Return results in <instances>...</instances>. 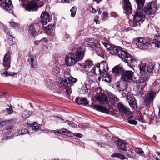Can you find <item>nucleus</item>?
Returning <instances> with one entry per match:
<instances>
[{"label": "nucleus", "mask_w": 160, "mask_h": 160, "mask_svg": "<svg viewBox=\"0 0 160 160\" xmlns=\"http://www.w3.org/2000/svg\"><path fill=\"white\" fill-rule=\"evenodd\" d=\"M135 1L137 3L138 8L134 15L132 26L133 27H136L138 26L140 27L144 21L143 19L145 18V14L142 9L145 0H135Z\"/></svg>", "instance_id": "obj_1"}, {"label": "nucleus", "mask_w": 160, "mask_h": 160, "mask_svg": "<svg viewBox=\"0 0 160 160\" xmlns=\"http://www.w3.org/2000/svg\"><path fill=\"white\" fill-rule=\"evenodd\" d=\"M108 71V67L107 64L103 62L101 63L99 66H94L90 71L97 75L103 74L102 75L104 78L102 80L106 82L109 83L111 82L112 78L109 74L105 73Z\"/></svg>", "instance_id": "obj_2"}, {"label": "nucleus", "mask_w": 160, "mask_h": 160, "mask_svg": "<svg viewBox=\"0 0 160 160\" xmlns=\"http://www.w3.org/2000/svg\"><path fill=\"white\" fill-rule=\"evenodd\" d=\"M146 65L143 63H142L139 65L140 71V75L138 78L136 80L137 83H141L145 82L149 78L150 75L149 73L152 72V67L151 64L147 66V69L145 70V68Z\"/></svg>", "instance_id": "obj_3"}, {"label": "nucleus", "mask_w": 160, "mask_h": 160, "mask_svg": "<svg viewBox=\"0 0 160 160\" xmlns=\"http://www.w3.org/2000/svg\"><path fill=\"white\" fill-rule=\"evenodd\" d=\"M70 69L68 68L65 69L64 71V79H63L59 85L60 87L62 86L71 87L77 81L76 78L72 77L70 74Z\"/></svg>", "instance_id": "obj_4"}, {"label": "nucleus", "mask_w": 160, "mask_h": 160, "mask_svg": "<svg viewBox=\"0 0 160 160\" xmlns=\"http://www.w3.org/2000/svg\"><path fill=\"white\" fill-rule=\"evenodd\" d=\"M142 9L145 14L147 15L153 14L157 10V5L155 1H152L146 4L143 9Z\"/></svg>", "instance_id": "obj_5"}, {"label": "nucleus", "mask_w": 160, "mask_h": 160, "mask_svg": "<svg viewBox=\"0 0 160 160\" xmlns=\"http://www.w3.org/2000/svg\"><path fill=\"white\" fill-rule=\"evenodd\" d=\"M136 45L138 48L141 49H146L148 48V46L150 44L149 38L147 37L140 38H137Z\"/></svg>", "instance_id": "obj_6"}, {"label": "nucleus", "mask_w": 160, "mask_h": 160, "mask_svg": "<svg viewBox=\"0 0 160 160\" xmlns=\"http://www.w3.org/2000/svg\"><path fill=\"white\" fill-rule=\"evenodd\" d=\"M118 107L122 115L125 116L128 118H131L132 117V114L129 109L124 106L122 103L119 102L118 103Z\"/></svg>", "instance_id": "obj_7"}, {"label": "nucleus", "mask_w": 160, "mask_h": 160, "mask_svg": "<svg viewBox=\"0 0 160 160\" xmlns=\"http://www.w3.org/2000/svg\"><path fill=\"white\" fill-rule=\"evenodd\" d=\"M156 93L153 91H150L147 92L145 95L144 103L146 107H148L152 103L155 97Z\"/></svg>", "instance_id": "obj_8"}, {"label": "nucleus", "mask_w": 160, "mask_h": 160, "mask_svg": "<svg viewBox=\"0 0 160 160\" xmlns=\"http://www.w3.org/2000/svg\"><path fill=\"white\" fill-rule=\"evenodd\" d=\"M122 54L120 58L126 63L131 64L135 61V59L126 52L124 51Z\"/></svg>", "instance_id": "obj_9"}, {"label": "nucleus", "mask_w": 160, "mask_h": 160, "mask_svg": "<svg viewBox=\"0 0 160 160\" xmlns=\"http://www.w3.org/2000/svg\"><path fill=\"white\" fill-rule=\"evenodd\" d=\"M77 62L74 54L69 53L66 56L65 62L68 66L73 65Z\"/></svg>", "instance_id": "obj_10"}, {"label": "nucleus", "mask_w": 160, "mask_h": 160, "mask_svg": "<svg viewBox=\"0 0 160 160\" xmlns=\"http://www.w3.org/2000/svg\"><path fill=\"white\" fill-rule=\"evenodd\" d=\"M0 6L6 11H10L12 8L11 0H0Z\"/></svg>", "instance_id": "obj_11"}, {"label": "nucleus", "mask_w": 160, "mask_h": 160, "mask_svg": "<svg viewBox=\"0 0 160 160\" xmlns=\"http://www.w3.org/2000/svg\"><path fill=\"white\" fill-rule=\"evenodd\" d=\"M112 139L114 142L118 145V149L123 151L125 150L126 148V143L125 142L116 137H113Z\"/></svg>", "instance_id": "obj_12"}, {"label": "nucleus", "mask_w": 160, "mask_h": 160, "mask_svg": "<svg viewBox=\"0 0 160 160\" xmlns=\"http://www.w3.org/2000/svg\"><path fill=\"white\" fill-rule=\"evenodd\" d=\"M123 51L122 50L120 47L113 45L111 48L110 53L112 55H117L120 58Z\"/></svg>", "instance_id": "obj_13"}, {"label": "nucleus", "mask_w": 160, "mask_h": 160, "mask_svg": "<svg viewBox=\"0 0 160 160\" xmlns=\"http://www.w3.org/2000/svg\"><path fill=\"white\" fill-rule=\"evenodd\" d=\"M11 57L10 53H6L3 59V65L6 68H8L10 67Z\"/></svg>", "instance_id": "obj_14"}, {"label": "nucleus", "mask_w": 160, "mask_h": 160, "mask_svg": "<svg viewBox=\"0 0 160 160\" xmlns=\"http://www.w3.org/2000/svg\"><path fill=\"white\" fill-rule=\"evenodd\" d=\"M134 72L130 70H126L123 71L122 74V77L124 80H131L133 75Z\"/></svg>", "instance_id": "obj_15"}, {"label": "nucleus", "mask_w": 160, "mask_h": 160, "mask_svg": "<svg viewBox=\"0 0 160 160\" xmlns=\"http://www.w3.org/2000/svg\"><path fill=\"white\" fill-rule=\"evenodd\" d=\"M75 57L78 62L83 59L84 56V52L82 48H79L77 49V50L75 51Z\"/></svg>", "instance_id": "obj_16"}, {"label": "nucleus", "mask_w": 160, "mask_h": 160, "mask_svg": "<svg viewBox=\"0 0 160 160\" xmlns=\"http://www.w3.org/2000/svg\"><path fill=\"white\" fill-rule=\"evenodd\" d=\"M95 97L101 104H105L108 103L107 97L102 94H97Z\"/></svg>", "instance_id": "obj_17"}, {"label": "nucleus", "mask_w": 160, "mask_h": 160, "mask_svg": "<svg viewBox=\"0 0 160 160\" xmlns=\"http://www.w3.org/2000/svg\"><path fill=\"white\" fill-rule=\"evenodd\" d=\"M41 21L43 25L46 24L50 21V17L49 14L46 12L42 13L40 16Z\"/></svg>", "instance_id": "obj_18"}, {"label": "nucleus", "mask_w": 160, "mask_h": 160, "mask_svg": "<svg viewBox=\"0 0 160 160\" xmlns=\"http://www.w3.org/2000/svg\"><path fill=\"white\" fill-rule=\"evenodd\" d=\"M54 134L60 133L69 137H72L73 133L66 129H61L54 131Z\"/></svg>", "instance_id": "obj_19"}, {"label": "nucleus", "mask_w": 160, "mask_h": 160, "mask_svg": "<svg viewBox=\"0 0 160 160\" xmlns=\"http://www.w3.org/2000/svg\"><path fill=\"white\" fill-rule=\"evenodd\" d=\"M124 5L123 7L124 10L127 12V14H130L132 13V8L129 0H123Z\"/></svg>", "instance_id": "obj_20"}, {"label": "nucleus", "mask_w": 160, "mask_h": 160, "mask_svg": "<svg viewBox=\"0 0 160 160\" xmlns=\"http://www.w3.org/2000/svg\"><path fill=\"white\" fill-rule=\"evenodd\" d=\"M37 2L33 1L29 2L25 7L26 10L30 11L31 10L34 11L38 6Z\"/></svg>", "instance_id": "obj_21"}, {"label": "nucleus", "mask_w": 160, "mask_h": 160, "mask_svg": "<svg viewBox=\"0 0 160 160\" xmlns=\"http://www.w3.org/2000/svg\"><path fill=\"white\" fill-rule=\"evenodd\" d=\"M43 29L48 35L53 36L54 34L55 25H49L47 27H43Z\"/></svg>", "instance_id": "obj_22"}, {"label": "nucleus", "mask_w": 160, "mask_h": 160, "mask_svg": "<svg viewBox=\"0 0 160 160\" xmlns=\"http://www.w3.org/2000/svg\"><path fill=\"white\" fill-rule=\"evenodd\" d=\"M28 61L31 64V67L36 68L38 66V63L35 55H29V56Z\"/></svg>", "instance_id": "obj_23"}, {"label": "nucleus", "mask_w": 160, "mask_h": 160, "mask_svg": "<svg viewBox=\"0 0 160 160\" xmlns=\"http://www.w3.org/2000/svg\"><path fill=\"white\" fill-rule=\"evenodd\" d=\"M123 70L120 65L115 66L112 69V73L117 75L122 74L123 72Z\"/></svg>", "instance_id": "obj_24"}, {"label": "nucleus", "mask_w": 160, "mask_h": 160, "mask_svg": "<svg viewBox=\"0 0 160 160\" xmlns=\"http://www.w3.org/2000/svg\"><path fill=\"white\" fill-rule=\"evenodd\" d=\"M78 64L82 68H86V70L87 71L88 70V69L91 68V67L93 65L92 61L89 60H86L85 62H83L82 64L78 63Z\"/></svg>", "instance_id": "obj_25"}, {"label": "nucleus", "mask_w": 160, "mask_h": 160, "mask_svg": "<svg viewBox=\"0 0 160 160\" xmlns=\"http://www.w3.org/2000/svg\"><path fill=\"white\" fill-rule=\"evenodd\" d=\"M117 88L119 92L126 90L127 85L126 82H122L121 83L120 82H118L117 83Z\"/></svg>", "instance_id": "obj_26"}, {"label": "nucleus", "mask_w": 160, "mask_h": 160, "mask_svg": "<svg viewBox=\"0 0 160 160\" xmlns=\"http://www.w3.org/2000/svg\"><path fill=\"white\" fill-rule=\"evenodd\" d=\"M128 100L129 105L133 109L136 108H137V103L136 99L134 98L130 97H128Z\"/></svg>", "instance_id": "obj_27"}, {"label": "nucleus", "mask_w": 160, "mask_h": 160, "mask_svg": "<svg viewBox=\"0 0 160 160\" xmlns=\"http://www.w3.org/2000/svg\"><path fill=\"white\" fill-rule=\"evenodd\" d=\"M93 108L94 109H95L99 112L106 113H108L109 112L107 109L101 106L95 105L93 106Z\"/></svg>", "instance_id": "obj_28"}, {"label": "nucleus", "mask_w": 160, "mask_h": 160, "mask_svg": "<svg viewBox=\"0 0 160 160\" xmlns=\"http://www.w3.org/2000/svg\"><path fill=\"white\" fill-rule=\"evenodd\" d=\"M93 51H94L98 56H102L103 53V51L102 48L100 47H98L96 45L92 48Z\"/></svg>", "instance_id": "obj_29"}, {"label": "nucleus", "mask_w": 160, "mask_h": 160, "mask_svg": "<svg viewBox=\"0 0 160 160\" xmlns=\"http://www.w3.org/2000/svg\"><path fill=\"white\" fill-rule=\"evenodd\" d=\"M28 32L32 36L35 37L38 35L32 24H31L29 27Z\"/></svg>", "instance_id": "obj_30"}, {"label": "nucleus", "mask_w": 160, "mask_h": 160, "mask_svg": "<svg viewBox=\"0 0 160 160\" xmlns=\"http://www.w3.org/2000/svg\"><path fill=\"white\" fill-rule=\"evenodd\" d=\"M75 102L78 104L86 105L88 103L87 100L84 98H76Z\"/></svg>", "instance_id": "obj_31"}, {"label": "nucleus", "mask_w": 160, "mask_h": 160, "mask_svg": "<svg viewBox=\"0 0 160 160\" xmlns=\"http://www.w3.org/2000/svg\"><path fill=\"white\" fill-rule=\"evenodd\" d=\"M93 39H87V41L85 42L84 44L85 45H87L88 47H91L92 48L95 46V43L93 42Z\"/></svg>", "instance_id": "obj_32"}, {"label": "nucleus", "mask_w": 160, "mask_h": 160, "mask_svg": "<svg viewBox=\"0 0 160 160\" xmlns=\"http://www.w3.org/2000/svg\"><path fill=\"white\" fill-rule=\"evenodd\" d=\"M108 97L110 100H112L113 102H118L119 101V99L116 97V95L113 94L111 92H109L108 93Z\"/></svg>", "instance_id": "obj_33"}, {"label": "nucleus", "mask_w": 160, "mask_h": 160, "mask_svg": "<svg viewBox=\"0 0 160 160\" xmlns=\"http://www.w3.org/2000/svg\"><path fill=\"white\" fill-rule=\"evenodd\" d=\"M111 156L112 157H116L121 159H127L124 155L119 153H114L112 154Z\"/></svg>", "instance_id": "obj_34"}, {"label": "nucleus", "mask_w": 160, "mask_h": 160, "mask_svg": "<svg viewBox=\"0 0 160 160\" xmlns=\"http://www.w3.org/2000/svg\"><path fill=\"white\" fill-rule=\"evenodd\" d=\"M52 73L53 74L58 73L60 72V68L55 64L54 65L53 68L52 69Z\"/></svg>", "instance_id": "obj_35"}, {"label": "nucleus", "mask_w": 160, "mask_h": 160, "mask_svg": "<svg viewBox=\"0 0 160 160\" xmlns=\"http://www.w3.org/2000/svg\"><path fill=\"white\" fill-rule=\"evenodd\" d=\"M76 7L73 6L70 10V12H71V17L73 18L75 17L76 12Z\"/></svg>", "instance_id": "obj_36"}, {"label": "nucleus", "mask_w": 160, "mask_h": 160, "mask_svg": "<svg viewBox=\"0 0 160 160\" xmlns=\"http://www.w3.org/2000/svg\"><path fill=\"white\" fill-rule=\"evenodd\" d=\"M39 126L38 124H37L36 122H34L33 123V125L32 127V129L33 130L38 131L40 129Z\"/></svg>", "instance_id": "obj_37"}, {"label": "nucleus", "mask_w": 160, "mask_h": 160, "mask_svg": "<svg viewBox=\"0 0 160 160\" xmlns=\"http://www.w3.org/2000/svg\"><path fill=\"white\" fill-rule=\"evenodd\" d=\"M135 152L138 154L140 155H144V152L140 148H137L135 149Z\"/></svg>", "instance_id": "obj_38"}, {"label": "nucleus", "mask_w": 160, "mask_h": 160, "mask_svg": "<svg viewBox=\"0 0 160 160\" xmlns=\"http://www.w3.org/2000/svg\"><path fill=\"white\" fill-rule=\"evenodd\" d=\"M62 87H64L63 88H64L66 89V92L68 96H70L71 93V88H70V87H68L67 86H62Z\"/></svg>", "instance_id": "obj_39"}, {"label": "nucleus", "mask_w": 160, "mask_h": 160, "mask_svg": "<svg viewBox=\"0 0 160 160\" xmlns=\"http://www.w3.org/2000/svg\"><path fill=\"white\" fill-rule=\"evenodd\" d=\"M65 122L67 123L70 126L73 128H75L77 127V125L72 122L69 120H66L64 122Z\"/></svg>", "instance_id": "obj_40"}, {"label": "nucleus", "mask_w": 160, "mask_h": 160, "mask_svg": "<svg viewBox=\"0 0 160 160\" xmlns=\"http://www.w3.org/2000/svg\"><path fill=\"white\" fill-rule=\"evenodd\" d=\"M89 89L88 88L86 85L83 86L81 88L82 92L85 94L88 93Z\"/></svg>", "instance_id": "obj_41"}, {"label": "nucleus", "mask_w": 160, "mask_h": 160, "mask_svg": "<svg viewBox=\"0 0 160 160\" xmlns=\"http://www.w3.org/2000/svg\"><path fill=\"white\" fill-rule=\"evenodd\" d=\"M108 13L106 12H103L102 15L101 16V19L104 21H105L108 18Z\"/></svg>", "instance_id": "obj_42"}, {"label": "nucleus", "mask_w": 160, "mask_h": 160, "mask_svg": "<svg viewBox=\"0 0 160 160\" xmlns=\"http://www.w3.org/2000/svg\"><path fill=\"white\" fill-rule=\"evenodd\" d=\"M13 38L12 35H10L9 37L8 42L10 45H12L14 44Z\"/></svg>", "instance_id": "obj_43"}, {"label": "nucleus", "mask_w": 160, "mask_h": 160, "mask_svg": "<svg viewBox=\"0 0 160 160\" xmlns=\"http://www.w3.org/2000/svg\"><path fill=\"white\" fill-rule=\"evenodd\" d=\"M30 112L28 111H25L22 114V116L23 118H27L30 116Z\"/></svg>", "instance_id": "obj_44"}, {"label": "nucleus", "mask_w": 160, "mask_h": 160, "mask_svg": "<svg viewBox=\"0 0 160 160\" xmlns=\"http://www.w3.org/2000/svg\"><path fill=\"white\" fill-rule=\"evenodd\" d=\"M153 43L155 44L156 47H160V41H158L156 39H154L153 40Z\"/></svg>", "instance_id": "obj_45"}, {"label": "nucleus", "mask_w": 160, "mask_h": 160, "mask_svg": "<svg viewBox=\"0 0 160 160\" xmlns=\"http://www.w3.org/2000/svg\"><path fill=\"white\" fill-rule=\"evenodd\" d=\"M3 71L2 70L1 71V74H2V75H4L5 76H8L10 75V76H13L14 75V73H12L8 72L7 71H4L3 73L2 72Z\"/></svg>", "instance_id": "obj_46"}, {"label": "nucleus", "mask_w": 160, "mask_h": 160, "mask_svg": "<svg viewBox=\"0 0 160 160\" xmlns=\"http://www.w3.org/2000/svg\"><path fill=\"white\" fill-rule=\"evenodd\" d=\"M11 26L15 28H18L19 25L18 24L15 22H10Z\"/></svg>", "instance_id": "obj_47"}, {"label": "nucleus", "mask_w": 160, "mask_h": 160, "mask_svg": "<svg viewBox=\"0 0 160 160\" xmlns=\"http://www.w3.org/2000/svg\"><path fill=\"white\" fill-rule=\"evenodd\" d=\"M103 44L105 45V46L106 48V49L108 50H109L110 52V51L112 45H111L110 44H107L105 43H104Z\"/></svg>", "instance_id": "obj_48"}, {"label": "nucleus", "mask_w": 160, "mask_h": 160, "mask_svg": "<svg viewBox=\"0 0 160 160\" xmlns=\"http://www.w3.org/2000/svg\"><path fill=\"white\" fill-rule=\"evenodd\" d=\"M128 122L131 124L134 125H136L137 124V122L134 120H129L128 121Z\"/></svg>", "instance_id": "obj_49"}, {"label": "nucleus", "mask_w": 160, "mask_h": 160, "mask_svg": "<svg viewBox=\"0 0 160 160\" xmlns=\"http://www.w3.org/2000/svg\"><path fill=\"white\" fill-rule=\"evenodd\" d=\"M95 91L96 92L97 94H102L101 93V89L100 87H97L95 89Z\"/></svg>", "instance_id": "obj_50"}, {"label": "nucleus", "mask_w": 160, "mask_h": 160, "mask_svg": "<svg viewBox=\"0 0 160 160\" xmlns=\"http://www.w3.org/2000/svg\"><path fill=\"white\" fill-rule=\"evenodd\" d=\"M7 109L8 113L9 114H11L13 112V110L12 108L11 107L8 106V107L7 108Z\"/></svg>", "instance_id": "obj_51"}, {"label": "nucleus", "mask_w": 160, "mask_h": 160, "mask_svg": "<svg viewBox=\"0 0 160 160\" xmlns=\"http://www.w3.org/2000/svg\"><path fill=\"white\" fill-rule=\"evenodd\" d=\"M28 130L27 129H23L22 130L21 132L20 135H24L25 134L28 132Z\"/></svg>", "instance_id": "obj_52"}, {"label": "nucleus", "mask_w": 160, "mask_h": 160, "mask_svg": "<svg viewBox=\"0 0 160 160\" xmlns=\"http://www.w3.org/2000/svg\"><path fill=\"white\" fill-rule=\"evenodd\" d=\"M124 150L125 151V152H124V153L126 155V156L128 157L129 158H131V156L129 154V150H128L125 149V150Z\"/></svg>", "instance_id": "obj_53"}, {"label": "nucleus", "mask_w": 160, "mask_h": 160, "mask_svg": "<svg viewBox=\"0 0 160 160\" xmlns=\"http://www.w3.org/2000/svg\"><path fill=\"white\" fill-rule=\"evenodd\" d=\"M89 9L90 10L91 12L92 13H94L96 12V10L92 6H91L89 7Z\"/></svg>", "instance_id": "obj_54"}, {"label": "nucleus", "mask_w": 160, "mask_h": 160, "mask_svg": "<svg viewBox=\"0 0 160 160\" xmlns=\"http://www.w3.org/2000/svg\"><path fill=\"white\" fill-rule=\"evenodd\" d=\"M47 42L48 40L46 38H43L40 40V42L43 44L47 43Z\"/></svg>", "instance_id": "obj_55"}, {"label": "nucleus", "mask_w": 160, "mask_h": 160, "mask_svg": "<svg viewBox=\"0 0 160 160\" xmlns=\"http://www.w3.org/2000/svg\"><path fill=\"white\" fill-rule=\"evenodd\" d=\"M3 28L5 32L7 34H8L9 33V29L6 26L4 25H3Z\"/></svg>", "instance_id": "obj_56"}, {"label": "nucleus", "mask_w": 160, "mask_h": 160, "mask_svg": "<svg viewBox=\"0 0 160 160\" xmlns=\"http://www.w3.org/2000/svg\"><path fill=\"white\" fill-rule=\"evenodd\" d=\"M73 135H75L77 137L79 138H81L82 137V134L80 133H75L74 134L73 133Z\"/></svg>", "instance_id": "obj_57"}, {"label": "nucleus", "mask_w": 160, "mask_h": 160, "mask_svg": "<svg viewBox=\"0 0 160 160\" xmlns=\"http://www.w3.org/2000/svg\"><path fill=\"white\" fill-rule=\"evenodd\" d=\"M13 128V126L12 124H10L6 128V130H9L12 129Z\"/></svg>", "instance_id": "obj_58"}, {"label": "nucleus", "mask_w": 160, "mask_h": 160, "mask_svg": "<svg viewBox=\"0 0 160 160\" xmlns=\"http://www.w3.org/2000/svg\"><path fill=\"white\" fill-rule=\"evenodd\" d=\"M142 63H144V64H145L147 66L146 67V68H145V70H147V69H148V68H147V66H148V65H149V64H151V66H152V70H153V66H152V64L151 63H145V62H141V64Z\"/></svg>", "instance_id": "obj_59"}, {"label": "nucleus", "mask_w": 160, "mask_h": 160, "mask_svg": "<svg viewBox=\"0 0 160 160\" xmlns=\"http://www.w3.org/2000/svg\"><path fill=\"white\" fill-rule=\"evenodd\" d=\"M139 115L138 117L136 118V119L139 121H141L142 119V117L140 113L139 114Z\"/></svg>", "instance_id": "obj_60"}, {"label": "nucleus", "mask_w": 160, "mask_h": 160, "mask_svg": "<svg viewBox=\"0 0 160 160\" xmlns=\"http://www.w3.org/2000/svg\"><path fill=\"white\" fill-rule=\"evenodd\" d=\"M6 124V122L4 121H0V127H3Z\"/></svg>", "instance_id": "obj_61"}, {"label": "nucleus", "mask_w": 160, "mask_h": 160, "mask_svg": "<svg viewBox=\"0 0 160 160\" xmlns=\"http://www.w3.org/2000/svg\"><path fill=\"white\" fill-rule=\"evenodd\" d=\"M129 154H130V155L131 156V158H132L133 156V154H134V152H133L132 151L130 150H129Z\"/></svg>", "instance_id": "obj_62"}, {"label": "nucleus", "mask_w": 160, "mask_h": 160, "mask_svg": "<svg viewBox=\"0 0 160 160\" xmlns=\"http://www.w3.org/2000/svg\"><path fill=\"white\" fill-rule=\"evenodd\" d=\"M97 10L98 12V14L99 15H100L101 14V11L100 10V9L99 8H97Z\"/></svg>", "instance_id": "obj_63"}, {"label": "nucleus", "mask_w": 160, "mask_h": 160, "mask_svg": "<svg viewBox=\"0 0 160 160\" xmlns=\"http://www.w3.org/2000/svg\"><path fill=\"white\" fill-rule=\"evenodd\" d=\"M155 28L156 31L157 32H159V29L158 28L157 26H155Z\"/></svg>", "instance_id": "obj_64"}]
</instances>
